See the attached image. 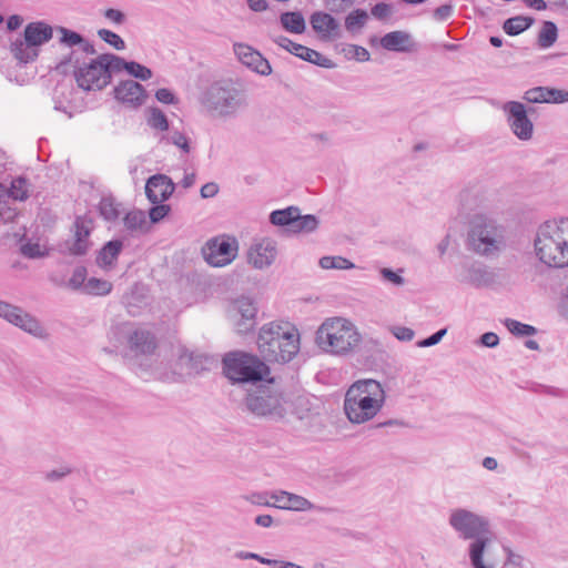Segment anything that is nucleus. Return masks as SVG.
<instances>
[{"label":"nucleus","instance_id":"1","mask_svg":"<svg viewBox=\"0 0 568 568\" xmlns=\"http://www.w3.org/2000/svg\"><path fill=\"white\" fill-rule=\"evenodd\" d=\"M199 102L202 111L211 119L231 120L247 106L244 90L230 81H215L201 93Z\"/></svg>","mask_w":568,"mask_h":568},{"label":"nucleus","instance_id":"2","mask_svg":"<svg viewBox=\"0 0 568 568\" xmlns=\"http://www.w3.org/2000/svg\"><path fill=\"white\" fill-rule=\"evenodd\" d=\"M466 246L478 256L495 258L507 246L506 229L488 214L476 213L467 222Z\"/></svg>","mask_w":568,"mask_h":568},{"label":"nucleus","instance_id":"3","mask_svg":"<svg viewBox=\"0 0 568 568\" xmlns=\"http://www.w3.org/2000/svg\"><path fill=\"white\" fill-rule=\"evenodd\" d=\"M536 256L551 267L568 266V217L541 223L534 240Z\"/></svg>","mask_w":568,"mask_h":568},{"label":"nucleus","instance_id":"4","mask_svg":"<svg viewBox=\"0 0 568 568\" xmlns=\"http://www.w3.org/2000/svg\"><path fill=\"white\" fill-rule=\"evenodd\" d=\"M385 399L386 394L379 382L361 379L347 389L344 412L352 424H364L382 410Z\"/></svg>","mask_w":568,"mask_h":568},{"label":"nucleus","instance_id":"5","mask_svg":"<svg viewBox=\"0 0 568 568\" xmlns=\"http://www.w3.org/2000/svg\"><path fill=\"white\" fill-rule=\"evenodd\" d=\"M257 345L270 362H290L300 349L298 333L288 323H270L262 326Z\"/></svg>","mask_w":568,"mask_h":568},{"label":"nucleus","instance_id":"6","mask_svg":"<svg viewBox=\"0 0 568 568\" xmlns=\"http://www.w3.org/2000/svg\"><path fill=\"white\" fill-rule=\"evenodd\" d=\"M362 335L356 325L344 317L326 318L317 329L316 343L324 352L348 355L361 344Z\"/></svg>","mask_w":568,"mask_h":568},{"label":"nucleus","instance_id":"7","mask_svg":"<svg viewBox=\"0 0 568 568\" xmlns=\"http://www.w3.org/2000/svg\"><path fill=\"white\" fill-rule=\"evenodd\" d=\"M251 390L245 398V406L250 413L258 417L282 419L288 412L291 404L274 378L267 377Z\"/></svg>","mask_w":568,"mask_h":568},{"label":"nucleus","instance_id":"8","mask_svg":"<svg viewBox=\"0 0 568 568\" xmlns=\"http://www.w3.org/2000/svg\"><path fill=\"white\" fill-rule=\"evenodd\" d=\"M223 372L232 383L263 382L270 376V367L256 355L231 352L223 358Z\"/></svg>","mask_w":568,"mask_h":568},{"label":"nucleus","instance_id":"9","mask_svg":"<svg viewBox=\"0 0 568 568\" xmlns=\"http://www.w3.org/2000/svg\"><path fill=\"white\" fill-rule=\"evenodd\" d=\"M448 524L463 539L473 541L491 535L489 520L466 508L450 510Z\"/></svg>","mask_w":568,"mask_h":568},{"label":"nucleus","instance_id":"10","mask_svg":"<svg viewBox=\"0 0 568 568\" xmlns=\"http://www.w3.org/2000/svg\"><path fill=\"white\" fill-rule=\"evenodd\" d=\"M0 318L37 338L48 337V332L34 316L3 300H0Z\"/></svg>","mask_w":568,"mask_h":568},{"label":"nucleus","instance_id":"11","mask_svg":"<svg viewBox=\"0 0 568 568\" xmlns=\"http://www.w3.org/2000/svg\"><path fill=\"white\" fill-rule=\"evenodd\" d=\"M494 204V193L479 185L466 187L459 194L460 213L468 220L476 213L487 214Z\"/></svg>","mask_w":568,"mask_h":568},{"label":"nucleus","instance_id":"12","mask_svg":"<svg viewBox=\"0 0 568 568\" xmlns=\"http://www.w3.org/2000/svg\"><path fill=\"white\" fill-rule=\"evenodd\" d=\"M227 313L239 334H246L254 329L257 306L253 298L240 296L233 300L227 308Z\"/></svg>","mask_w":568,"mask_h":568},{"label":"nucleus","instance_id":"13","mask_svg":"<svg viewBox=\"0 0 568 568\" xmlns=\"http://www.w3.org/2000/svg\"><path fill=\"white\" fill-rule=\"evenodd\" d=\"M501 110L506 115L507 124L514 135L520 141H529L534 135V123L528 118L525 104L518 101H508Z\"/></svg>","mask_w":568,"mask_h":568},{"label":"nucleus","instance_id":"14","mask_svg":"<svg viewBox=\"0 0 568 568\" xmlns=\"http://www.w3.org/2000/svg\"><path fill=\"white\" fill-rule=\"evenodd\" d=\"M239 244L235 239H213L203 248L205 261L215 267L230 264L237 255Z\"/></svg>","mask_w":568,"mask_h":568},{"label":"nucleus","instance_id":"15","mask_svg":"<svg viewBox=\"0 0 568 568\" xmlns=\"http://www.w3.org/2000/svg\"><path fill=\"white\" fill-rule=\"evenodd\" d=\"M468 557L471 568H498L500 560L495 552L491 535L470 541Z\"/></svg>","mask_w":568,"mask_h":568},{"label":"nucleus","instance_id":"16","mask_svg":"<svg viewBox=\"0 0 568 568\" xmlns=\"http://www.w3.org/2000/svg\"><path fill=\"white\" fill-rule=\"evenodd\" d=\"M75 80L83 90H101L106 87L111 77L101 63V55L92 60L89 64L80 67L75 72Z\"/></svg>","mask_w":568,"mask_h":568},{"label":"nucleus","instance_id":"17","mask_svg":"<svg viewBox=\"0 0 568 568\" xmlns=\"http://www.w3.org/2000/svg\"><path fill=\"white\" fill-rule=\"evenodd\" d=\"M277 256L276 242L265 237L252 243L247 251V262L256 270L270 267Z\"/></svg>","mask_w":568,"mask_h":568},{"label":"nucleus","instance_id":"18","mask_svg":"<svg viewBox=\"0 0 568 568\" xmlns=\"http://www.w3.org/2000/svg\"><path fill=\"white\" fill-rule=\"evenodd\" d=\"M273 41L278 47L287 50L290 53L301 58L304 61L311 62L315 65H320V67L326 68V69H332L335 65L331 59L324 57L318 51L307 48L303 44L295 43L291 39H288L284 36L275 37V38H273Z\"/></svg>","mask_w":568,"mask_h":568},{"label":"nucleus","instance_id":"19","mask_svg":"<svg viewBox=\"0 0 568 568\" xmlns=\"http://www.w3.org/2000/svg\"><path fill=\"white\" fill-rule=\"evenodd\" d=\"M458 278L475 287H488L496 283L497 275L488 266L474 262L462 266Z\"/></svg>","mask_w":568,"mask_h":568},{"label":"nucleus","instance_id":"20","mask_svg":"<svg viewBox=\"0 0 568 568\" xmlns=\"http://www.w3.org/2000/svg\"><path fill=\"white\" fill-rule=\"evenodd\" d=\"M234 53L239 61L261 75H270L272 67L270 62L254 48L245 43H235L233 45Z\"/></svg>","mask_w":568,"mask_h":568},{"label":"nucleus","instance_id":"21","mask_svg":"<svg viewBox=\"0 0 568 568\" xmlns=\"http://www.w3.org/2000/svg\"><path fill=\"white\" fill-rule=\"evenodd\" d=\"M206 364L207 357L194 352L182 351L174 363L173 372L180 378H186L204 371Z\"/></svg>","mask_w":568,"mask_h":568},{"label":"nucleus","instance_id":"22","mask_svg":"<svg viewBox=\"0 0 568 568\" xmlns=\"http://www.w3.org/2000/svg\"><path fill=\"white\" fill-rule=\"evenodd\" d=\"M175 185L164 174H155L149 178L145 184V194L153 204L166 201L174 192Z\"/></svg>","mask_w":568,"mask_h":568},{"label":"nucleus","instance_id":"23","mask_svg":"<svg viewBox=\"0 0 568 568\" xmlns=\"http://www.w3.org/2000/svg\"><path fill=\"white\" fill-rule=\"evenodd\" d=\"M524 99L529 103H566L568 102V91L549 87H536L527 90Z\"/></svg>","mask_w":568,"mask_h":568},{"label":"nucleus","instance_id":"24","mask_svg":"<svg viewBox=\"0 0 568 568\" xmlns=\"http://www.w3.org/2000/svg\"><path fill=\"white\" fill-rule=\"evenodd\" d=\"M114 94L119 101L133 108L140 106L145 99L144 88L133 80L121 82L115 87Z\"/></svg>","mask_w":568,"mask_h":568},{"label":"nucleus","instance_id":"25","mask_svg":"<svg viewBox=\"0 0 568 568\" xmlns=\"http://www.w3.org/2000/svg\"><path fill=\"white\" fill-rule=\"evenodd\" d=\"M129 347L136 355L152 354L156 348L154 336L146 329L131 331L128 338Z\"/></svg>","mask_w":568,"mask_h":568},{"label":"nucleus","instance_id":"26","mask_svg":"<svg viewBox=\"0 0 568 568\" xmlns=\"http://www.w3.org/2000/svg\"><path fill=\"white\" fill-rule=\"evenodd\" d=\"M52 36L53 28L43 21L30 22L24 28L26 41L36 48L51 40Z\"/></svg>","mask_w":568,"mask_h":568},{"label":"nucleus","instance_id":"27","mask_svg":"<svg viewBox=\"0 0 568 568\" xmlns=\"http://www.w3.org/2000/svg\"><path fill=\"white\" fill-rule=\"evenodd\" d=\"M311 24L315 32L324 38H336L339 36L338 22L328 13L315 12L311 16Z\"/></svg>","mask_w":568,"mask_h":568},{"label":"nucleus","instance_id":"28","mask_svg":"<svg viewBox=\"0 0 568 568\" xmlns=\"http://www.w3.org/2000/svg\"><path fill=\"white\" fill-rule=\"evenodd\" d=\"M124 230L132 236L145 234L150 230L146 214L141 210H131L123 216Z\"/></svg>","mask_w":568,"mask_h":568},{"label":"nucleus","instance_id":"29","mask_svg":"<svg viewBox=\"0 0 568 568\" xmlns=\"http://www.w3.org/2000/svg\"><path fill=\"white\" fill-rule=\"evenodd\" d=\"M90 229L87 222L77 219L74 223V239L72 243L68 244V250L72 255H83L89 247Z\"/></svg>","mask_w":568,"mask_h":568},{"label":"nucleus","instance_id":"30","mask_svg":"<svg viewBox=\"0 0 568 568\" xmlns=\"http://www.w3.org/2000/svg\"><path fill=\"white\" fill-rule=\"evenodd\" d=\"M123 248V242L121 240H113L108 242L99 252L97 256V264L100 267L109 268L114 265L121 251Z\"/></svg>","mask_w":568,"mask_h":568},{"label":"nucleus","instance_id":"31","mask_svg":"<svg viewBox=\"0 0 568 568\" xmlns=\"http://www.w3.org/2000/svg\"><path fill=\"white\" fill-rule=\"evenodd\" d=\"M410 42L409 33L405 31H392L386 33L381 39V44L384 49L389 51L405 52L408 51V43Z\"/></svg>","mask_w":568,"mask_h":568},{"label":"nucleus","instance_id":"32","mask_svg":"<svg viewBox=\"0 0 568 568\" xmlns=\"http://www.w3.org/2000/svg\"><path fill=\"white\" fill-rule=\"evenodd\" d=\"M280 20L282 27L291 33L301 34L306 29L305 19L298 11L284 12Z\"/></svg>","mask_w":568,"mask_h":568},{"label":"nucleus","instance_id":"33","mask_svg":"<svg viewBox=\"0 0 568 568\" xmlns=\"http://www.w3.org/2000/svg\"><path fill=\"white\" fill-rule=\"evenodd\" d=\"M11 52L20 62L28 63L38 57V50L34 45L29 44L26 39L17 40L11 44Z\"/></svg>","mask_w":568,"mask_h":568},{"label":"nucleus","instance_id":"34","mask_svg":"<svg viewBox=\"0 0 568 568\" xmlns=\"http://www.w3.org/2000/svg\"><path fill=\"white\" fill-rule=\"evenodd\" d=\"M318 225L320 221L315 215H301V210L298 209L297 216H295L291 231L294 233H312L317 230Z\"/></svg>","mask_w":568,"mask_h":568},{"label":"nucleus","instance_id":"35","mask_svg":"<svg viewBox=\"0 0 568 568\" xmlns=\"http://www.w3.org/2000/svg\"><path fill=\"white\" fill-rule=\"evenodd\" d=\"M298 207L297 206H288L283 210L273 211L270 214V222L273 225L277 226H287L291 231V227L294 223L295 216H297Z\"/></svg>","mask_w":568,"mask_h":568},{"label":"nucleus","instance_id":"36","mask_svg":"<svg viewBox=\"0 0 568 568\" xmlns=\"http://www.w3.org/2000/svg\"><path fill=\"white\" fill-rule=\"evenodd\" d=\"M100 214L106 221H115L121 214V204L113 197H102L99 204Z\"/></svg>","mask_w":568,"mask_h":568},{"label":"nucleus","instance_id":"37","mask_svg":"<svg viewBox=\"0 0 568 568\" xmlns=\"http://www.w3.org/2000/svg\"><path fill=\"white\" fill-rule=\"evenodd\" d=\"M532 23L531 18L526 17H514L509 18L504 22V30L509 36H517L528 29Z\"/></svg>","mask_w":568,"mask_h":568},{"label":"nucleus","instance_id":"38","mask_svg":"<svg viewBox=\"0 0 568 568\" xmlns=\"http://www.w3.org/2000/svg\"><path fill=\"white\" fill-rule=\"evenodd\" d=\"M368 14L365 10L356 9L348 13L345 19V28L347 31L355 33L358 32L367 22Z\"/></svg>","mask_w":568,"mask_h":568},{"label":"nucleus","instance_id":"39","mask_svg":"<svg viewBox=\"0 0 568 568\" xmlns=\"http://www.w3.org/2000/svg\"><path fill=\"white\" fill-rule=\"evenodd\" d=\"M101 63L110 75L112 72H120L122 70L126 71L129 68L128 61L111 53L101 54Z\"/></svg>","mask_w":568,"mask_h":568},{"label":"nucleus","instance_id":"40","mask_svg":"<svg viewBox=\"0 0 568 568\" xmlns=\"http://www.w3.org/2000/svg\"><path fill=\"white\" fill-rule=\"evenodd\" d=\"M316 406L313 405L311 398L305 396H297L294 402V410L293 413L300 418H308L313 414H317Z\"/></svg>","mask_w":568,"mask_h":568},{"label":"nucleus","instance_id":"41","mask_svg":"<svg viewBox=\"0 0 568 568\" xmlns=\"http://www.w3.org/2000/svg\"><path fill=\"white\" fill-rule=\"evenodd\" d=\"M557 40V27L554 22L546 21L538 36V44L541 48L551 47Z\"/></svg>","mask_w":568,"mask_h":568},{"label":"nucleus","instance_id":"42","mask_svg":"<svg viewBox=\"0 0 568 568\" xmlns=\"http://www.w3.org/2000/svg\"><path fill=\"white\" fill-rule=\"evenodd\" d=\"M320 266L324 270H349L354 264L342 256H323L320 258Z\"/></svg>","mask_w":568,"mask_h":568},{"label":"nucleus","instance_id":"43","mask_svg":"<svg viewBox=\"0 0 568 568\" xmlns=\"http://www.w3.org/2000/svg\"><path fill=\"white\" fill-rule=\"evenodd\" d=\"M112 284L108 281L91 277L84 284V292L92 295H106L111 292Z\"/></svg>","mask_w":568,"mask_h":568},{"label":"nucleus","instance_id":"44","mask_svg":"<svg viewBox=\"0 0 568 568\" xmlns=\"http://www.w3.org/2000/svg\"><path fill=\"white\" fill-rule=\"evenodd\" d=\"M9 201H24L28 199V185L27 180L23 178H17L11 182V186L8 189Z\"/></svg>","mask_w":568,"mask_h":568},{"label":"nucleus","instance_id":"45","mask_svg":"<svg viewBox=\"0 0 568 568\" xmlns=\"http://www.w3.org/2000/svg\"><path fill=\"white\" fill-rule=\"evenodd\" d=\"M16 216V212L9 205L8 187L0 183V221L9 222Z\"/></svg>","mask_w":568,"mask_h":568},{"label":"nucleus","instance_id":"46","mask_svg":"<svg viewBox=\"0 0 568 568\" xmlns=\"http://www.w3.org/2000/svg\"><path fill=\"white\" fill-rule=\"evenodd\" d=\"M148 124L155 130L168 131L169 121L166 115L158 108L149 110Z\"/></svg>","mask_w":568,"mask_h":568},{"label":"nucleus","instance_id":"47","mask_svg":"<svg viewBox=\"0 0 568 568\" xmlns=\"http://www.w3.org/2000/svg\"><path fill=\"white\" fill-rule=\"evenodd\" d=\"M505 325L508 331L517 336H531L535 335L537 329L528 324L520 323L516 320L507 318Z\"/></svg>","mask_w":568,"mask_h":568},{"label":"nucleus","instance_id":"48","mask_svg":"<svg viewBox=\"0 0 568 568\" xmlns=\"http://www.w3.org/2000/svg\"><path fill=\"white\" fill-rule=\"evenodd\" d=\"M57 31L61 34L60 37V43L68 45V47H74L82 44L84 42V38L70 29H67L64 27H58Z\"/></svg>","mask_w":568,"mask_h":568},{"label":"nucleus","instance_id":"49","mask_svg":"<svg viewBox=\"0 0 568 568\" xmlns=\"http://www.w3.org/2000/svg\"><path fill=\"white\" fill-rule=\"evenodd\" d=\"M287 510L307 511L315 509V505L303 496L291 494Z\"/></svg>","mask_w":568,"mask_h":568},{"label":"nucleus","instance_id":"50","mask_svg":"<svg viewBox=\"0 0 568 568\" xmlns=\"http://www.w3.org/2000/svg\"><path fill=\"white\" fill-rule=\"evenodd\" d=\"M98 36L101 40L109 43L116 50L125 49V42L123 41V39L119 34L112 32L111 30L100 29L98 31Z\"/></svg>","mask_w":568,"mask_h":568},{"label":"nucleus","instance_id":"51","mask_svg":"<svg viewBox=\"0 0 568 568\" xmlns=\"http://www.w3.org/2000/svg\"><path fill=\"white\" fill-rule=\"evenodd\" d=\"M131 333V327L129 324L122 323L118 324L111 327L109 332V339L113 343V345L116 347L118 344L122 342V335L128 336Z\"/></svg>","mask_w":568,"mask_h":568},{"label":"nucleus","instance_id":"52","mask_svg":"<svg viewBox=\"0 0 568 568\" xmlns=\"http://www.w3.org/2000/svg\"><path fill=\"white\" fill-rule=\"evenodd\" d=\"M126 71L134 78L140 79L142 81H146L152 78V71L149 68L134 61L129 62V68Z\"/></svg>","mask_w":568,"mask_h":568},{"label":"nucleus","instance_id":"53","mask_svg":"<svg viewBox=\"0 0 568 568\" xmlns=\"http://www.w3.org/2000/svg\"><path fill=\"white\" fill-rule=\"evenodd\" d=\"M85 278H87V270H85V267L78 266L77 268H74V271L72 273V276L69 280L68 285L72 290H79V288H83L84 290V284L87 283Z\"/></svg>","mask_w":568,"mask_h":568},{"label":"nucleus","instance_id":"54","mask_svg":"<svg viewBox=\"0 0 568 568\" xmlns=\"http://www.w3.org/2000/svg\"><path fill=\"white\" fill-rule=\"evenodd\" d=\"M168 140L172 144H174L175 146L181 149L184 153H190V151H191L190 141H189V138L184 133H182L180 131H172L170 133Z\"/></svg>","mask_w":568,"mask_h":568},{"label":"nucleus","instance_id":"55","mask_svg":"<svg viewBox=\"0 0 568 568\" xmlns=\"http://www.w3.org/2000/svg\"><path fill=\"white\" fill-rule=\"evenodd\" d=\"M403 270H398V272H394L390 268L383 267L379 273L384 281L389 282L394 286H403L405 284L404 277L400 275Z\"/></svg>","mask_w":568,"mask_h":568},{"label":"nucleus","instance_id":"56","mask_svg":"<svg viewBox=\"0 0 568 568\" xmlns=\"http://www.w3.org/2000/svg\"><path fill=\"white\" fill-rule=\"evenodd\" d=\"M72 473V468L69 466H61L57 469L49 470L44 474V479L50 483H57L64 479Z\"/></svg>","mask_w":568,"mask_h":568},{"label":"nucleus","instance_id":"57","mask_svg":"<svg viewBox=\"0 0 568 568\" xmlns=\"http://www.w3.org/2000/svg\"><path fill=\"white\" fill-rule=\"evenodd\" d=\"M169 212V205L158 203V205L153 206L149 212L150 224L160 222L163 217L168 215Z\"/></svg>","mask_w":568,"mask_h":568},{"label":"nucleus","instance_id":"58","mask_svg":"<svg viewBox=\"0 0 568 568\" xmlns=\"http://www.w3.org/2000/svg\"><path fill=\"white\" fill-rule=\"evenodd\" d=\"M103 16L109 22L115 26H121L126 21V16L122 11L113 8L104 10Z\"/></svg>","mask_w":568,"mask_h":568},{"label":"nucleus","instance_id":"59","mask_svg":"<svg viewBox=\"0 0 568 568\" xmlns=\"http://www.w3.org/2000/svg\"><path fill=\"white\" fill-rule=\"evenodd\" d=\"M447 328L439 329L435 334L430 335L429 337L422 339L417 343L418 347H430L436 344H438L442 338L446 335Z\"/></svg>","mask_w":568,"mask_h":568},{"label":"nucleus","instance_id":"60","mask_svg":"<svg viewBox=\"0 0 568 568\" xmlns=\"http://www.w3.org/2000/svg\"><path fill=\"white\" fill-rule=\"evenodd\" d=\"M394 336L403 342H409L414 338L415 333L412 328L405 326H395L392 329Z\"/></svg>","mask_w":568,"mask_h":568},{"label":"nucleus","instance_id":"61","mask_svg":"<svg viewBox=\"0 0 568 568\" xmlns=\"http://www.w3.org/2000/svg\"><path fill=\"white\" fill-rule=\"evenodd\" d=\"M291 494L292 493L284 490L272 494L271 498L274 500V504H271V506H275L281 509H286Z\"/></svg>","mask_w":568,"mask_h":568},{"label":"nucleus","instance_id":"62","mask_svg":"<svg viewBox=\"0 0 568 568\" xmlns=\"http://www.w3.org/2000/svg\"><path fill=\"white\" fill-rule=\"evenodd\" d=\"M236 557L240 558V559H255V560L260 561L261 564L268 565V566H272L274 568H275V566H276V564L278 561V560L267 559V558L261 557L260 555L254 554V552H245V551L237 552Z\"/></svg>","mask_w":568,"mask_h":568},{"label":"nucleus","instance_id":"63","mask_svg":"<svg viewBox=\"0 0 568 568\" xmlns=\"http://www.w3.org/2000/svg\"><path fill=\"white\" fill-rule=\"evenodd\" d=\"M390 13V6L384 2L377 3L372 8V14L377 19H385Z\"/></svg>","mask_w":568,"mask_h":568},{"label":"nucleus","instance_id":"64","mask_svg":"<svg viewBox=\"0 0 568 568\" xmlns=\"http://www.w3.org/2000/svg\"><path fill=\"white\" fill-rule=\"evenodd\" d=\"M453 14L452 4H443L435 9L434 18L439 21L447 20Z\"/></svg>","mask_w":568,"mask_h":568}]
</instances>
